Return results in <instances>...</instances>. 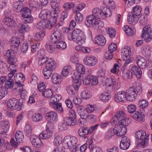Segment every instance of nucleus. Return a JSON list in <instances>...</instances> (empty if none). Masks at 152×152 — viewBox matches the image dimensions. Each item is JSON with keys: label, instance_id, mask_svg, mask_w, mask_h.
I'll return each mask as SVG.
<instances>
[{"label": "nucleus", "instance_id": "61", "mask_svg": "<svg viewBox=\"0 0 152 152\" xmlns=\"http://www.w3.org/2000/svg\"><path fill=\"white\" fill-rule=\"evenodd\" d=\"M45 48L50 53L52 52L55 49L54 45H52L50 42H48L46 43Z\"/></svg>", "mask_w": 152, "mask_h": 152}, {"label": "nucleus", "instance_id": "26", "mask_svg": "<svg viewBox=\"0 0 152 152\" xmlns=\"http://www.w3.org/2000/svg\"><path fill=\"white\" fill-rule=\"evenodd\" d=\"M53 135V132L51 130L46 129L39 135L40 137L43 139H49Z\"/></svg>", "mask_w": 152, "mask_h": 152}, {"label": "nucleus", "instance_id": "6", "mask_svg": "<svg viewBox=\"0 0 152 152\" xmlns=\"http://www.w3.org/2000/svg\"><path fill=\"white\" fill-rule=\"evenodd\" d=\"M62 26L60 23H57L55 27L53 33L51 36L50 39L52 42L62 39L63 36L62 34Z\"/></svg>", "mask_w": 152, "mask_h": 152}, {"label": "nucleus", "instance_id": "34", "mask_svg": "<svg viewBox=\"0 0 152 152\" xmlns=\"http://www.w3.org/2000/svg\"><path fill=\"white\" fill-rule=\"evenodd\" d=\"M131 70L133 72L137 78L138 79L141 78L142 72L139 68L136 66H133L131 68Z\"/></svg>", "mask_w": 152, "mask_h": 152}, {"label": "nucleus", "instance_id": "18", "mask_svg": "<svg viewBox=\"0 0 152 152\" xmlns=\"http://www.w3.org/2000/svg\"><path fill=\"white\" fill-rule=\"evenodd\" d=\"M126 126H124L123 124H118L116 126L117 129V132L116 135L118 136L121 137L124 135L127 132Z\"/></svg>", "mask_w": 152, "mask_h": 152}, {"label": "nucleus", "instance_id": "47", "mask_svg": "<svg viewBox=\"0 0 152 152\" xmlns=\"http://www.w3.org/2000/svg\"><path fill=\"white\" fill-rule=\"evenodd\" d=\"M123 29L128 36H131L134 34V32L133 30L128 25L124 26L123 28Z\"/></svg>", "mask_w": 152, "mask_h": 152}, {"label": "nucleus", "instance_id": "7", "mask_svg": "<svg viewBox=\"0 0 152 152\" xmlns=\"http://www.w3.org/2000/svg\"><path fill=\"white\" fill-rule=\"evenodd\" d=\"M23 105V100H17L15 98L9 99L7 102V105L9 108L13 110H20Z\"/></svg>", "mask_w": 152, "mask_h": 152}, {"label": "nucleus", "instance_id": "45", "mask_svg": "<svg viewBox=\"0 0 152 152\" xmlns=\"http://www.w3.org/2000/svg\"><path fill=\"white\" fill-rule=\"evenodd\" d=\"M20 40L17 38H13L11 41L10 46L12 49L17 48L19 45Z\"/></svg>", "mask_w": 152, "mask_h": 152}, {"label": "nucleus", "instance_id": "59", "mask_svg": "<svg viewBox=\"0 0 152 152\" xmlns=\"http://www.w3.org/2000/svg\"><path fill=\"white\" fill-rule=\"evenodd\" d=\"M71 67L69 66H65L62 72L63 76L66 77L68 75V73L70 70Z\"/></svg>", "mask_w": 152, "mask_h": 152}, {"label": "nucleus", "instance_id": "30", "mask_svg": "<svg viewBox=\"0 0 152 152\" xmlns=\"http://www.w3.org/2000/svg\"><path fill=\"white\" fill-rule=\"evenodd\" d=\"M106 40L104 37L102 35H97L95 37V42L100 46H103L106 43Z\"/></svg>", "mask_w": 152, "mask_h": 152}, {"label": "nucleus", "instance_id": "52", "mask_svg": "<svg viewBox=\"0 0 152 152\" xmlns=\"http://www.w3.org/2000/svg\"><path fill=\"white\" fill-rule=\"evenodd\" d=\"M43 118L42 115L40 113L34 114L32 116V119L33 122H37L41 121Z\"/></svg>", "mask_w": 152, "mask_h": 152}, {"label": "nucleus", "instance_id": "28", "mask_svg": "<svg viewBox=\"0 0 152 152\" xmlns=\"http://www.w3.org/2000/svg\"><path fill=\"white\" fill-rule=\"evenodd\" d=\"M51 80L52 82L55 84H59L62 81V79L60 75L57 73H54L52 75Z\"/></svg>", "mask_w": 152, "mask_h": 152}, {"label": "nucleus", "instance_id": "49", "mask_svg": "<svg viewBox=\"0 0 152 152\" xmlns=\"http://www.w3.org/2000/svg\"><path fill=\"white\" fill-rule=\"evenodd\" d=\"M142 11L141 8L138 5H136L132 8V12L131 13L137 16L140 15Z\"/></svg>", "mask_w": 152, "mask_h": 152}, {"label": "nucleus", "instance_id": "51", "mask_svg": "<svg viewBox=\"0 0 152 152\" xmlns=\"http://www.w3.org/2000/svg\"><path fill=\"white\" fill-rule=\"evenodd\" d=\"M88 112L84 108H80L78 113L82 119H86L87 118Z\"/></svg>", "mask_w": 152, "mask_h": 152}, {"label": "nucleus", "instance_id": "42", "mask_svg": "<svg viewBox=\"0 0 152 152\" xmlns=\"http://www.w3.org/2000/svg\"><path fill=\"white\" fill-rule=\"evenodd\" d=\"M99 97L102 100L106 102L110 98L111 96L110 94L107 92H103L100 94Z\"/></svg>", "mask_w": 152, "mask_h": 152}, {"label": "nucleus", "instance_id": "54", "mask_svg": "<svg viewBox=\"0 0 152 152\" xmlns=\"http://www.w3.org/2000/svg\"><path fill=\"white\" fill-rule=\"evenodd\" d=\"M52 106L53 108L59 113H62L63 112V110L61 104L60 103H54Z\"/></svg>", "mask_w": 152, "mask_h": 152}, {"label": "nucleus", "instance_id": "46", "mask_svg": "<svg viewBox=\"0 0 152 152\" xmlns=\"http://www.w3.org/2000/svg\"><path fill=\"white\" fill-rule=\"evenodd\" d=\"M53 71L47 69L46 67L44 68L43 69V73L44 78L46 79H49L52 74Z\"/></svg>", "mask_w": 152, "mask_h": 152}, {"label": "nucleus", "instance_id": "37", "mask_svg": "<svg viewBox=\"0 0 152 152\" xmlns=\"http://www.w3.org/2000/svg\"><path fill=\"white\" fill-rule=\"evenodd\" d=\"M17 61V59L15 58V56L8 59V61L10 64L9 68L16 69L17 65L16 64Z\"/></svg>", "mask_w": 152, "mask_h": 152}, {"label": "nucleus", "instance_id": "21", "mask_svg": "<svg viewBox=\"0 0 152 152\" xmlns=\"http://www.w3.org/2000/svg\"><path fill=\"white\" fill-rule=\"evenodd\" d=\"M141 51L142 54L145 57L148 58L150 56L151 48L148 45H143L141 49Z\"/></svg>", "mask_w": 152, "mask_h": 152}, {"label": "nucleus", "instance_id": "44", "mask_svg": "<svg viewBox=\"0 0 152 152\" xmlns=\"http://www.w3.org/2000/svg\"><path fill=\"white\" fill-rule=\"evenodd\" d=\"M49 60L48 58L46 56H39L38 64L40 66H42L45 64L46 65Z\"/></svg>", "mask_w": 152, "mask_h": 152}, {"label": "nucleus", "instance_id": "55", "mask_svg": "<svg viewBox=\"0 0 152 152\" xmlns=\"http://www.w3.org/2000/svg\"><path fill=\"white\" fill-rule=\"evenodd\" d=\"M103 3L111 9H113L115 7L114 2L112 0H103Z\"/></svg>", "mask_w": 152, "mask_h": 152}, {"label": "nucleus", "instance_id": "43", "mask_svg": "<svg viewBox=\"0 0 152 152\" xmlns=\"http://www.w3.org/2000/svg\"><path fill=\"white\" fill-rule=\"evenodd\" d=\"M64 120L68 126H75L77 124L76 119H72V118L69 117L65 118Z\"/></svg>", "mask_w": 152, "mask_h": 152}, {"label": "nucleus", "instance_id": "20", "mask_svg": "<svg viewBox=\"0 0 152 152\" xmlns=\"http://www.w3.org/2000/svg\"><path fill=\"white\" fill-rule=\"evenodd\" d=\"M76 69L78 74L76 75V78H79L80 80H81L82 79L83 75L85 72V69L82 64H77Z\"/></svg>", "mask_w": 152, "mask_h": 152}, {"label": "nucleus", "instance_id": "64", "mask_svg": "<svg viewBox=\"0 0 152 152\" xmlns=\"http://www.w3.org/2000/svg\"><path fill=\"white\" fill-rule=\"evenodd\" d=\"M14 82L13 80L10 78L9 79V80H7L5 83L4 87L6 88H12L13 86Z\"/></svg>", "mask_w": 152, "mask_h": 152}, {"label": "nucleus", "instance_id": "40", "mask_svg": "<svg viewBox=\"0 0 152 152\" xmlns=\"http://www.w3.org/2000/svg\"><path fill=\"white\" fill-rule=\"evenodd\" d=\"M15 137L16 141L19 143H22L24 140L23 134L20 131L16 132Z\"/></svg>", "mask_w": 152, "mask_h": 152}, {"label": "nucleus", "instance_id": "23", "mask_svg": "<svg viewBox=\"0 0 152 152\" xmlns=\"http://www.w3.org/2000/svg\"><path fill=\"white\" fill-rule=\"evenodd\" d=\"M2 122L3 124L2 128L3 131L1 132V134H2V136L5 137L9 130L10 123L8 121L5 120L2 121Z\"/></svg>", "mask_w": 152, "mask_h": 152}, {"label": "nucleus", "instance_id": "12", "mask_svg": "<svg viewBox=\"0 0 152 152\" xmlns=\"http://www.w3.org/2000/svg\"><path fill=\"white\" fill-rule=\"evenodd\" d=\"M6 77H2L0 78V99L4 97L7 94V91L4 86V83L6 80Z\"/></svg>", "mask_w": 152, "mask_h": 152}, {"label": "nucleus", "instance_id": "39", "mask_svg": "<svg viewBox=\"0 0 152 152\" xmlns=\"http://www.w3.org/2000/svg\"><path fill=\"white\" fill-rule=\"evenodd\" d=\"M23 7L22 3L19 1H16L13 4L14 10L17 12H19L22 11Z\"/></svg>", "mask_w": 152, "mask_h": 152}, {"label": "nucleus", "instance_id": "33", "mask_svg": "<svg viewBox=\"0 0 152 152\" xmlns=\"http://www.w3.org/2000/svg\"><path fill=\"white\" fill-rule=\"evenodd\" d=\"M14 79L16 83H21L25 80L24 75L21 73L16 74L14 77Z\"/></svg>", "mask_w": 152, "mask_h": 152}, {"label": "nucleus", "instance_id": "48", "mask_svg": "<svg viewBox=\"0 0 152 152\" xmlns=\"http://www.w3.org/2000/svg\"><path fill=\"white\" fill-rule=\"evenodd\" d=\"M42 95L46 98H50L53 95V93L51 89L48 88L44 90L42 93Z\"/></svg>", "mask_w": 152, "mask_h": 152}, {"label": "nucleus", "instance_id": "22", "mask_svg": "<svg viewBox=\"0 0 152 152\" xmlns=\"http://www.w3.org/2000/svg\"><path fill=\"white\" fill-rule=\"evenodd\" d=\"M96 20V19L93 16L90 15L86 17L85 23L87 27H92L94 26Z\"/></svg>", "mask_w": 152, "mask_h": 152}, {"label": "nucleus", "instance_id": "29", "mask_svg": "<svg viewBox=\"0 0 152 152\" xmlns=\"http://www.w3.org/2000/svg\"><path fill=\"white\" fill-rule=\"evenodd\" d=\"M131 116L137 121L140 122L143 121L144 113L142 112L136 111L134 114H132Z\"/></svg>", "mask_w": 152, "mask_h": 152}, {"label": "nucleus", "instance_id": "3", "mask_svg": "<svg viewBox=\"0 0 152 152\" xmlns=\"http://www.w3.org/2000/svg\"><path fill=\"white\" fill-rule=\"evenodd\" d=\"M111 14V12L109 9L104 7L102 10L98 8L94 9L91 15L96 19L104 18L106 17H110Z\"/></svg>", "mask_w": 152, "mask_h": 152}, {"label": "nucleus", "instance_id": "17", "mask_svg": "<svg viewBox=\"0 0 152 152\" xmlns=\"http://www.w3.org/2000/svg\"><path fill=\"white\" fill-rule=\"evenodd\" d=\"M136 60L137 64L140 68L145 69L148 66H149L147 64L145 59L141 56H137L136 58Z\"/></svg>", "mask_w": 152, "mask_h": 152}, {"label": "nucleus", "instance_id": "32", "mask_svg": "<svg viewBox=\"0 0 152 152\" xmlns=\"http://www.w3.org/2000/svg\"><path fill=\"white\" fill-rule=\"evenodd\" d=\"M135 15L130 12L128 13L127 18V20L130 24L134 25L137 22V18Z\"/></svg>", "mask_w": 152, "mask_h": 152}, {"label": "nucleus", "instance_id": "4", "mask_svg": "<svg viewBox=\"0 0 152 152\" xmlns=\"http://www.w3.org/2000/svg\"><path fill=\"white\" fill-rule=\"evenodd\" d=\"M121 51L122 56L124 61V64L122 67V70L124 71V69L128 64L133 61L134 58L130 57L131 53L129 47H127V48H123L121 49Z\"/></svg>", "mask_w": 152, "mask_h": 152}, {"label": "nucleus", "instance_id": "1", "mask_svg": "<svg viewBox=\"0 0 152 152\" xmlns=\"http://www.w3.org/2000/svg\"><path fill=\"white\" fill-rule=\"evenodd\" d=\"M117 121L118 124H123L124 126H127L131 123L130 120L129 118H126L125 114L121 111H118L116 113L110 122L112 124L116 125Z\"/></svg>", "mask_w": 152, "mask_h": 152}, {"label": "nucleus", "instance_id": "5", "mask_svg": "<svg viewBox=\"0 0 152 152\" xmlns=\"http://www.w3.org/2000/svg\"><path fill=\"white\" fill-rule=\"evenodd\" d=\"M135 135L136 138L137 139V142L138 145L143 147L148 142L149 135L146 134L144 130L137 131Z\"/></svg>", "mask_w": 152, "mask_h": 152}, {"label": "nucleus", "instance_id": "31", "mask_svg": "<svg viewBox=\"0 0 152 152\" xmlns=\"http://www.w3.org/2000/svg\"><path fill=\"white\" fill-rule=\"evenodd\" d=\"M88 128V127H83L82 128L80 129L78 133L79 135L81 137H84L85 138L86 137V135L90 134L89 132Z\"/></svg>", "mask_w": 152, "mask_h": 152}, {"label": "nucleus", "instance_id": "24", "mask_svg": "<svg viewBox=\"0 0 152 152\" xmlns=\"http://www.w3.org/2000/svg\"><path fill=\"white\" fill-rule=\"evenodd\" d=\"M45 116L47 119L53 122H56L58 120V117L57 113L53 111H51L45 114Z\"/></svg>", "mask_w": 152, "mask_h": 152}, {"label": "nucleus", "instance_id": "63", "mask_svg": "<svg viewBox=\"0 0 152 152\" xmlns=\"http://www.w3.org/2000/svg\"><path fill=\"white\" fill-rule=\"evenodd\" d=\"M62 139L60 136H56L55 137L53 144L56 146H58L61 143Z\"/></svg>", "mask_w": 152, "mask_h": 152}, {"label": "nucleus", "instance_id": "58", "mask_svg": "<svg viewBox=\"0 0 152 152\" xmlns=\"http://www.w3.org/2000/svg\"><path fill=\"white\" fill-rule=\"evenodd\" d=\"M107 33L111 38H114L115 35V31L114 29L111 28H108L106 29Z\"/></svg>", "mask_w": 152, "mask_h": 152}, {"label": "nucleus", "instance_id": "35", "mask_svg": "<svg viewBox=\"0 0 152 152\" xmlns=\"http://www.w3.org/2000/svg\"><path fill=\"white\" fill-rule=\"evenodd\" d=\"M52 43L56 44V48L58 49L63 50L66 48V47L67 45L66 43L62 39H60L59 41Z\"/></svg>", "mask_w": 152, "mask_h": 152}, {"label": "nucleus", "instance_id": "36", "mask_svg": "<svg viewBox=\"0 0 152 152\" xmlns=\"http://www.w3.org/2000/svg\"><path fill=\"white\" fill-rule=\"evenodd\" d=\"M133 87H132L134 90V92L136 93L137 95H140L142 91L141 85L139 84V83H137L136 82H134L133 83Z\"/></svg>", "mask_w": 152, "mask_h": 152}, {"label": "nucleus", "instance_id": "27", "mask_svg": "<svg viewBox=\"0 0 152 152\" xmlns=\"http://www.w3.org/2000/svg\"><path fill=\"white\" fill-rule=\"evenodd\" d=\"M115 79L114 77L111 78H107L105 80L104 84L108 86L110 88L109 90L112 91L113 90L114 83L115 82Z\"/></svg>", "mask_w": 152, "mask_h": 152}, {"label": "nucleus", "instance_id": "11", "mask_svg": "<svg viewBox=\"0 0 152 152\" xmlns=\"http://www.w3.org/2000/svg\"><path fill=\"white\" fill-rule=\"evenodd\" d=\"M125 92L127 100L132 102L136 99L137 95L132 87L126 90Z\"/></svg>", "mask_w": 152, "mask_h": 152}, {"label": "nucleus", "instance_id": "50", "mask_svg": "<svg viewBox=\"0 0 152 152\" xmlns=\"http://www.w3.org/2000/svg\"><path fill=\"white\" fill-rule=\"evenodd\" d=\"M20 12H21V15L23 18L29 17L31 15L30 10L26 7L23 8L22 11H20Z\"/></svg>", "mask_w": 152, "mask_h": 152}, {"label": "nucleus", "instance_id": "57", "mask_svg": "<svg viewBox=\"0 0 152 152\" xmlns=\"http://www.w3.org/2000/svg\"><path fill=\"white\" fill-rule=\"evenodd\" d=\"M76 79H73V85L72 86L74 87L75 90L77 91L79 88V87L80 86L81 84V82L78 80V79L79 78H76Z\"/></svg>", "mask_w": 152, "mask_h": 152}, {"label": "nucleus", "instance_id": "19", "mask_svg": "<svg viewBox=\"0 0 152 152\" xmlns=\"http://www.w3.org/2000/svg\"><path fill=\"white\" fill-rule=\"evenodd\" d=\"M50 12L48 10L44 9L42 10L39 14V17L42 20H51L52 19Z\"/></svg>", "mask_w": 152, "mask_h": 152}, {"label": "nucleus", "instance_id": "62", "mask_svg": "<svg viewBox=\"0 0 152 152\" xmlns=\"http://www.w3.org/2000/svg\"><path fill=\"white\" fill-rule=\"evenodd\" d=\"M63 7L64 8L66 9L67 10L75 8V7L74 3L72 2L66 3L64 4Z\"/></svg>", "mask_w": 152, "mask_h": 152}, {"label": "nucleus", "instance_id": "9", "mask_svg": "<svg viewBox=\"0 0 152 152\" xmlns=\"http://www.w3.org/2000/svg\"><path fill=\"white\" fill-rule=\"evenodd\" d=\"M142 37L147 42L150 41L152 39L151 28L149 26H145L143 28Z\"/></svg>", "mask_w": 152, "mask_h": 152}, {"label": "nucleus", "instance_id": "60", "mask_svg": "<svg viewBox=\"0 0 152 152\" xmlns=\"http://www.w3.org/2000/svg\"><path fill=\"white\" fill-rule=\"evenodd\" d=\"M138 105L140 108L143 109L148 106V102L146 100L142 99L139 101Z\"/></svg>", "mask_w": 152, "mask_h": 152}, {"label": "nucleus", "instance_id": "14", "mask_svg": "<svg viewBox=\"0 0 152 152\" xmlns=\"http://www.w3.org/2000/svg\"><path fill=\"white\" fill-rule=\"evenodd\" d=\"M51 20H42L37 23L36 27L39 30L45 29L49 28Z\"/></svg>", "mask_w": 152, "mask_h": 152}, {"label": "nucleus", "instance_id": "13", "mask_svg": "<svg viewBox=\"0 0 152 152\" xmlns=\"http://www.w3.org/2000/svg\"><path fill=\"white\" fill-rule=\"evenodd\" d=\"M30 139L32 145L35 147L39 148L43 145L40 138L34 134L31 136Z\"/></svg>", "mask_w": 152, "mask_h": 152}, {"label": "nucleus", "instance_id": "25", "mask_svg": "<svg viewBox=\"0 0 152 152\" xmlns=\"http://www.w3.org/2000/svg\"><path fill=\"white\" fill-rule=\"evenodd\" d=\"M3 22L4 25L10 28L14 27L16 25L15 21L9 17H5L3 19Z\"/></svg>", "mask_w": 152, "mask_h": 152}, {"label": "nucleus", "instance_id": "2", "mask_svg": "<svg viewBox=\"0 0 152 152\" xmlns=\"http://www.w3.org/2000/svg\"><path fill=\"white\" fill-rule=\"evenodd\" d=\"M68 37L69 39L74 40L80 45L83 44L85 42V39L83 32L79 29H74L72 34H68Z\"/></svg>", "mask_w": 152, "mask_h": 152}, {"label": "nucleus", "instance_id": "16", "mask_svg": "<svg viewBox=\"0 0 152 152\" xmlns=\"http://www.w3.org/2000/svg\"><path fill=\"white\" fill-rule=\"evenodd\" d=\"M84 64L89 66H95L97 62L96 59L94 57H85L83 60Z\"/></svg>", "mask_w": 152, "mask_h": 152}, {"label": "nucleus", "instance_id": "8", "mask_svg": "<svg viewBox=\"0 0 152 152\" xmlns=\"http://www.w3.org/2000/svg\"><path fill=\"white\" fill-rule=\"evenodd\" d=\"M63 141L69 149L74 148L77 143V139L74 136H66L64 137Z\"/></svg>", "mask_w": 152, "mask_h": 152}, {"label": "nucleus", "instance_id": "53", "mask_svg": "<svg viewBox=\"0 0 152 152\" xmlns=\"http://www.w3.org/2000/svg\"><path fill=\"white\" fill-rule=\"evenodd\" d=\"M24 131L25 132V134L28 137H31L32 134V128L31 126L28 124L26 125Z\"/></svg>", "mask_w": 152, "mask_h": 152}, {"label": "nucleus", "instance_id": "56", "mask_svg": "<svg viewBox=\"0 0 152 152\" xmlns=\"http://www.w3.org/2000/svg\"><path fill=\"white\" fill-rule=\"evenodd\" d=\"M138 19L139 20L140 24L142 25H145L147 23V18L144 14H141L140 16Z\"/></svg>", "mask_w": 152, "mask_h": 152}, {"label": "nucleus", "instance_id": "38", "mask_svg": "<svg viewBox=\"0 0 152 152\" xmlns=\"http://www.w3.org/2000/svg\"><path fill=\"white\" fill-rule=\"evenodd\" d=\"M19 31L20 33H23L24 31H25L29 30V27L26 23H19L18 26Z\"/></svg>", "mask_w": 152, "mask_h": 152}, {"label": "nucleus", "instance_id": "41", "mask_svg": "<svg viewBox=\"0 0 152 152\" xmlns=\"http://www.w3.org/2000/svg\"><path fill=\"white\" fill-rule=\"evenodd\" d=\"M56 62L54 60H52L51 59L46 64L45 67L53 71L56 68Z\"/></svg>", "mask_w": 152, "mask_h": 152}, {"label": "nucleus", "instance_id": "15", "mask_svg": "<svg viewBox=\"0 0 152 152\" xmlns=\"http://www.w3.org/2000/svg\"><path fill=\"white\" fill-rule=\"evenodd\" d=\"M129 139L126 136L122 137L120 144V147L121 149L126 150L128 149L130 144Z\"/></svg>", "mask_w": 152, "mask_h": 152}, {"label": "nucleus", "instance_id": "10", "mask_svg": "<svg viewBox=\"0 0 152 152\" xmlns=\"http://www.w3.org/2000/svg\"><path fill=\"white\" fill-rule=\"evenodd\" d=\"M114 99L115 101L117 102H125L127 100L126 92L122 91L116 92L115 94Z\"/></svg>", "mask_w": 152, "mask_h": 152}]
</instances>
